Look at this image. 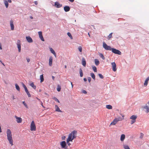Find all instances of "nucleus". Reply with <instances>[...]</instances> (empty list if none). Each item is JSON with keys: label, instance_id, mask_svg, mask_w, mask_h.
I'll list each match as a JSON object with an SVG mask.
<instances>
[{"label": "nucleus", "instance_id": "nucleus-23", "mask_svg": "<svg viewBox=\"0 0 149 149\" xmlns=\"http://www.w3.org/2000/svg\"><path fill=\"white\" fill-rule=\"evenodd\" d=\"M149 80V77H148L146 79L144 83V85L145 86H147L148 84V81Z\"/></svg>", "mask_w": 149, "mask_h": 149}, {"label": "nucleus", "instance_id": "nucleus-64", "mask_svg": "<svg viewBox=\"0 0 149 149\" xmlns=\"http://www.w3.org/2000/svg\"><path fill=\"white\" fill-rule=\"evenodd\" d=\"M3 65H4V64L3 63Z\"/></svg>", "mask_w": 149, "mask_h": 149}, {"label": "nucleus", "instance_id": "nucleus-19", "mask_svg": "<svg viewBox=\"0 0 149 149\" xmlns=\"http://www.w3.org/2000/svg\"><path fill=\"white\" fill-rule=\"evenodd\" d=\"M70 8L69 6H66L64 7V10L66 12L69 11L70 10Z\"/></svg>", "mask_w": 149, "mask_h": 149}, {"label": "nucleus", "instance_id": "nucleus-63", "mask_svg": "<svg viewBox=\"0 0 149 149\" xmlns=\"http://www.w3.org/2000/svg\"><path fill=\"white\" fill-rule=\"evenodd\" d=\"M122 117H124V116H122Z\"/></svg>", "mask_w": 149, "mask_h": 149}, {"label": "nucleus", "instance_id": "nucleus-48", "mask_svg": "<svg viewBox=\"0 0 149 149\" xmlns=\"http://www.w3.org/2000/svg\"><path fill=\"white\" fill-rule=\"evenodd\" d=\"M26 59L28 62H29L30 61V60L29 58H27Z\"/></svg>", "mask_w": 149, "mask_h": 149}, {"label": "nucleus", "instance_id": "nucleus-38", "mask_svg": "<svg viewBox=\"0 0 149 149\" xmlns=\"http://www.w3.org/2000/svg\"><path fill=\"white\" fill-rule=\"evenodd\" d=\"M100 56L103 60H104L105 59V58L103 55L102 54V53H100L99 54Z\"/></svg>", "mask_w": 149, "mask_h": 149}, {"label": "nucleus", "instance_id": "nucleus-13", "mask_svg": "<svg viewBox=\"0 0 149 149\" xmlns=\"http://www.w3.org/2000/svg\"><path fill=\"white\" fill-rule=\"evenodd\" d=\"M38 34L39 36V37L40 39L43 41H45L44 39L43 38V37L42 35V33L41 31H39L38 32Z\"/></svg>", "mask_w": 149, "mask_h": 149}, {"label": "nucleus", "instance_id": "nucleus-28", "mask_svg": "<svg viewBox=\"0 0 149 149\" xmlns=\"http://www.w3.org/2000/svg\"><path fill=\"white\" fill-rule=\"evenodd\" d=\"M90 74L91 77L95 80V76L94 74L93 73H91Z\"/></svg>", "mask_w": 149, "mask_h": 149}, {"label": "nucleus", "instance_id": "nucleus-18", "mask_svg": "<svg viewBox=\"0 0 149 149\" xmlns=\"http://www.w3.org/2000/svg\"><path fill=\"white\" fill-rule=\"evenodd\" d=\"M81 63L84 66V67L86 66V61L85 58H82Z\"/></svg>", "mask_w": 149, "mask_h": 149}, {"label": "nucleus", "instance_id": "nucleus-14", "mask_svg": "<svg viewBox=\"0 0 149 149\" xmlns=\"http://www.w3.org/2000/svg\"><path fill=\"white\" fill-rule=\"evenodd\" d=\"M54 6L56 8H59L61 7L62 6V5L61 4H60L58 2H56L55 3Z\"/></svg>", "mask_w": 149, "mask_h": 149}, {"label": "nucleus", "instance_id": "nucleus-42", "mask_svg": "<svg viewBox=\"0 0 149 149\" xmlns=\"http://www.w3.org/2000/svg\"><path fill=\"white\" fill-rule=\"evenodd\" d=\"M98 75L100 78L102 79L104 78V77H103V75L101 74H99Z\"/></svg>", "mask_w": 149, "mask_h": 149}, {"label": "nucleus", "instance_id": "nucleus-21", "mask_svg": "<svg viewBox=\"0 0 149 149\" xmlns=\"http://www.w3.org/2000/svg\"><path fill=\"white\" fill-rule=\"evenodd\" d=\"M50 51L51 53H52L55 56V57H56V53H55L54 50L53 49L51 48H50Z\"/></svg>", "mask_w": 149, "mask_h": 149}, {"label": "nucleus", "instance_id": "nucleus-57", "mask_svg": "<svg viewBox=\"0 0 149 149\" xmlns=\"http://www.w3.org/2000/svg\"><path fill=\"white\" fill-rule=\"evenodd\" d=\"M88 35L90 37V34H89V33H88Z\"/></svg>", "mask_w": 149, "mask_h": 149}, {"label": "nucleus", "instance_id": "nucleus-1", "mask_svg": "<svg viewBox=\"0 0 149 149\" xmlns=\"http://www.w3.org/2000/svg\"><path fill=\"white\" fill-rule=\"evenodd\" d=\"M77 134V131L74 130L69 134L68 137L66 140L67 143L69 146L71 145L69 142L72 141V140L76 137Z\"/></svg>", "mask_w": 149, "mask_h": 149}, {"label": "nucleus", "instance_id": "nucleus-53", "mask_svg": "<svg viewBox=\"0 0 149 149\" xmlns=\"http://www.w3.org/2000/svg\"><path fill=\"white\" fill-rule=\"evenodd\" d=\"M8 2H9V3H11V0H8Z\"/></svg>", "mask_w": 149, "mask_h": 149}, {"label": "nucleus", "instance_id": "nucleus-17", "mask_svg": "<svg viewBox=\"0 0 149 149\" xmlns=\"http://www.w3.org/2000/svg\"><path fill=\"white\" fill-rule=\"evenodd\" d=\"M52 60H53V57L52 56H50L49 57V65L51 66H52Z\"/></svg>", "mask_w": 149, "mask_h": 149}, {"label": "nucleus", "instance_id": "nucleus-11", "mask_svg": "<svg viewBox=\"0 0 149 149\" xmlns=\"http://www.w3.org/2000/svg\"><path fill=\"white\" fill-rule=\"evenodd\" d=\"M147 104L148 105V106L147 104H146L144 107L143 108L146 109V113H148L149 112V101L148 102Z\"/></svg>", "mask_w": 149, "mask_h": 149}, {"label": "nucleus", "instance_id": "nucleus-24", "mask_svg": "<svg viewBox=\"0 0 149 149\" xmlns=\"http://www.w3.org/2000/svg\"><path fill=\"white\" fill-rule=\"evenodd\" d=\"M25 91L26 93V94L28 95V96L29 97H31V95L30 94L29 91H28V90L27 89V88L25 90Z\"/></svg>", "mask_w": 149, "mask_h": 149}, {"label": "nucleus", "instance_id": "nucleus-43", "mask_svg": "<svg viewBox=\"0 0 149 149\" xmlns=\"http://www.w3.org/2000/svg\"><path fill=\"white\" fill-rule=\"evenodd\" d=\"M88 81L90 83L91 81V78L90 77H88Z\"/></svg>", "mask_w": 149, "mask_h": 149}, {"label": "nucleus", "instance_id": "nucleus-9", "mask_svg": "<svg viewBox=\"0 0 149 149\" xmlns=\"http://www.w3.org/2000/svg\"><path fill=\"white\" fill-rule=\"evenodd\" d=\"M113 70V71L115 72L116 71V66L115 62H112L111 63Z\"/></svg>", "mask_w": 149, "mask_h": 149}, {"label": "nucleus", "instance_id": "nucleus-47", "mask_svg": "<svg viewBox=\"0 0 149 149\" xmlns=\"http://www.w3.org/2000/svg\"><path fill=\"white\" fill-rule=\"evenodd\" d=\"M65 138V136H64L62 137V140H64Z\"/></svg>", "mask_w": 149, "mask_h": 149}, {"label": "nucleus", "instance_id": "nucleus-36", "mask_svg": "<svg viewBox=\"0 0 149 149\" xmlns=\"http://www.w3.org/2000/svg\"><path fill=\"white\" fill-rule=\"evenodd\" d=\"M67 35L70 38V39H73L72 37V35H71V33H69V32L68 33Z\"/></svg>", "mask_w": 149, "mask_h": 149}, {"label": "nucleus", "instance_id": "nucleus-49", "mask_svg": "<svg viewBox=\"0 0 149 149\" xmlns=\"http://www.w3.org/2000/svg\"><path fill=\"white\" fill-rule=\"evenodd\" d=\"M34 3L36 5H37L38 4V2L37 1H35L34 2Z\"/></svg>", "mask_w": 149, "mask_h": 149}, {"label": "nucleus", "instance_id": "nucleus-30", "mask_svg": "<svg viewBox=\"0 0 149 149\" xmlns=\"http://www.w3.org/2000/svg\"><path fill=\"white\" fill-rule=\"evenodd\" d=\"M106 107L108 109H112V106L110 105H107L106 106Z\"/></svg>", "mask_w": 149, "mask_h": 149}, {"label": "nucleus", "instance_id": "nucleus-54", "mask_svg": "<svg viewBox=\"0 0 149 149\" xmlns=\"http://www.w3.org/2000/svg\"><path fill=\"white\" fill-rule=\"evenodd\" d=\"M12 98H13V100H14L15 99V97H14V95H13V96H12Z\"/></svg>", "mask_w": 149, "mask_h": 149}, {"label": "nucleus", "instance_id": "nucleus-7", "mask_svg": "<svg viewBox=\"0 0 149 149\" xmlns=\"http://www.w3.org/2000/svg\"><path fill=\"white\" fill-rule=\"evenodd\" d=\"M112 52L118 55L121 54V52L119 50L114 48H112L111 49Z\"/></svg>", "mask_w": 149, "mask_h": 149}, {"label": "nucleus", "instance_id": "nucleus-55", "mask_svg": "<svg viewBox=\"0 0 149 149\" xmlns=\"http://www.w3.org/2000/svg\"><path fill=\"white\" fill-rule=\"evenodd\" d=\"M52 78L53 80H54V79H55V77L53 76H52Z\"/></svg>", "mask_w": 149, "mask_h": 149}, {"label": "nucleus", "instance_id": "nucleus-62", "mask_svg": "<svg viewBox=\"0 0 149 149\" xmlns=\"http://www.w3.org/2000/svg\"><path fill=\"white\" fill-rule=\"evenodd\" d=\"M71 85H72V82H71Z\"/></svg>", "mask_w": 149, "mask_h": 149}, {"label": "nucleus", "instance_id": "nucleus-37", "mask_svg": "<svg viewBox=\"0 0 149 149\" xmlns=\"http://www.w3.org/2000/svg\"><path fill=\"white\" fill-rule=\"evenodd\" d=\"M61 87L59 85H58L57 88V91L58 92L60 91H61Z\"/></svg>", "mask_w": 149, "mask_h": 149}, {"label": "nucleus", "instance_id": "nucleus-44", "mask_svg": "<svg viewBox=\"0 0 149 149\" xmlns=\"http://www.w3.org/2000/svg\"><path fill=\"white\" fill-rule=\"evenodd\" d=\"M23 86L24 88V90H25L27 88L25 85L24 84H23Z\"/></svg>", "mask_w": 149, "mask_h": 149}, {"label": "nucleus", "instance_id": "nucleus-50", "mask_svg": "<svg viewBox=\"0 0 149 149\" xmlns=\"http://www.w3.org/2000/svg\"><path fill=\"white\" fill-rule=\"evenodd\" d=\"M0 49H2V48L1 47V44L0 43Z\"/></svg>", "mask_w": 149, "mask_h": 149}, {"label": "nucleus", "instance_id": "nucleus-27", "mask_svg": "<svg viewBox=\"0 0 149 149\" xmlns=\"http://www.w3.org/2000/svg\"><path fill=\"white\" fill-rule=\"evenodd\" d=\"M30 85L35 90L36 89V86L34 85L33 82L31 83L30 84Z\"/></svg>", "mask_w": 149, "mask_h": 149}, {"label": "nucleus", "instance_id": "nucleus-16", "mask_svg": "<svg viewBox=\"0 0 149 149\" xmlns=\"http://www.w3.org/2000/svg\"><path fill=\"white\" fill-rule=\"evenodd\" d=\"M10 26H11V30H14V26L13 24V21L12 20H11L10 21Z\"/></svg>", "mask_w": 149, "mask_h": 149}, {"label": "nucleus", "instance_id": "nucleus-25", "mask_svg": "<svg viewBox=\"0 0 149 149\" xmlns=\"http://www.w3.org/2000/svg\"><path fill=\"white\" fill-rule=\"evenodd\" d=\"M95 64L96 65H98L99 64V61L98 59H95Z\"/></svg>", "mask_w": 149, "mask_h": 149}, {"label": "nucleus", "instance_id": "nucleus-51", "mask_svg": "<svg viewBox=\"0 0 149 149\" xmlns=\"http://www.w3.org/2000/svg\"><path fill=\"white\" fill-rule=\"evenodd\" d=\"M41 105H42V106L43 107H44V108H45V107H44V106H43V103L42 102H41Z\"/></svg>", "mask_w": 149, "mask_h": 149}, {"label": "nucleus", "instance_id": "nucleus-45", "mask_svg": "<svg viewBox=\"0 0 149 149\" xmlns=\"http://www.w3.org/2000/svg\"><path fill=\"white\" fill-rule=\"evenodd\" d=\"M82 92L83 93H84V94H86L87 93V92L86 91H85V90H83L82 91Z\"/></svg>", "mask_w": 149, "mask_h": 149}, {"label": "nucleus", "instance_id": "nucleus-4", "mask_svg": "<svg viewBox=\"0 0 149 149\" xmlns=\"http://www.w3.org/2000/svg\"><path fill=\"white\" fill-rule=\"evenodd\" d=\"M103 47L106 50H111L112 49L111 47L107 45L104 42H103Z\"/></svg>", "mask_w": 149, "mask_h": 149}, {"label": "nucleus", "instance_id": "nucleus-20", "mask_svg": "<svg viewBox=\"0 0 149 149\" xmlns=\"http://www.w3.org/2000/svg\"><path fill=\"white\" fill-rule=\"evenodd\" d=\"M55 108L56 111H58L59 112H61V111L59 107H58V106L56 105H55Z\"/></svg>", "mask_w": 149, "mask_h": 149}, {"label": "nucleus", "instance_id": "nucleus-33", "mask_svg": "<svg viewBox=\"0 0 149 149\" xmlns=\"http://www.w3.org/2000/svg\"><path fill=\"white\" fill-rule=\"evenodd\" d=\"M92 69H93V71H94V72H96L97 71L96 67L95 66H92Z\"/></svg>", "mask_w": 149, "mask_h": 149}, {"label": "nucleus", "instance_id": "nucleus-2", "mask_svg": "<svg viewBox=\"0 0 149 149\" xmlns=\"http://www.w3.org/2000/svg\"><path fill=\"white\" fill-rule=\"evenodd\" d=\"M6 133L7 139L11 146H12L13 145V140L12 137V132L9 129H7Z\"/></svg>", "mask_w": 149, "mask_h": 149}, {"label": "nucleus", "instance_id": "nucleus-29", "mask_svg": "<svg viewBox=\"0 0 149 149\" xmlns=\"http://www.w3.org/2000/svg\"><path fill=\"white\" fill-rule=\"evenodd\" d=\"M113 34V33H110L109 35L108 36L107 38L108 40H109L110 38H111L112 37V35Z\"/></svg>", "mask_w": 149, "mask_h": 149}, {"label": "nucleus", "instance_id": "nucleus-32", "mask_svg": "<svg viewBox=\"0 0 149 149\" xmlns=\"http://www.w3.org/2000/svg\"><path fill=\"white\" fill-rule=\"evenodd\" d=\"M15 88L17 90L19 91H20V88L19 86L17 84H15Z\"/></svg>", "mask_w": 149, "mask_h": 149}, {"label": "nucleus", "instance_id": "nucleus-10", "mask_svg": "<svg viewBox=\"0 0 149 149\" xmlns=\"http://www.w3.org/2000/svg\"><path fill=\"white\" fill-rule=\"evenodd\" d=\"M60 145L61 146V147L63 148H65V146H66V142L64 141H62L60 142Z\"/></svg>", "mask_w": 149, "mask_h": 149}, {"label": "nucleus", "instance_id": "nucleus-34", "mask_svg": "<svg viewBox=\"0 0 149 149\" xmlns=\"http://www.w3.org/2000/svg\"><path fill=\"white\" fill-rule=\"evenodd\" d=\"M123 147L125 149H130L128 146L126 145H123Z\"/></svg>", "mask_w": 149, "mask_h": 149}, {"label": "nucleus", "instance_id": "nucleus-22", "mask_svg": "<svg viewBox=\"0 0 149 149\" xmlns=\"http://www.w3.org/2000/svg\"><path fill=\"white\" fill-rule=\"evenodd\" d=\"M125 138V135L124 134H122L121 135L120 140L121 141H123L124 140Z\"/></svg>", "mask_w": 149, "mask_h": 149}, {"label": "nucleus", "instance_id": "nucleus-8", "mask_svg": "<svg viewBox=\"0 0 149 149\" xmlns=\"http://www.w3.org/2000/svg\"><path fill=\"white\" fill-rule=\"evenodd\" d=\"M17 45L18 49V51L19 52H20L21 50V41L19 40H17Z\"/></svg>", "mask_w": 149, "mask_h": 149}, {"label": "nucleus", "instance_id": "nucleus-39", "mask_svg": "<svg viewBox=\"0 0 149 149\" xmlns=\"http://www.w3.org/2000/svg\"><path fill=\"white\" fill-rule=\"evenodd\" d=\"M53 99L54 100L56 101L57 102H60L59 100L56 97H54L53 98Z\"/></svg>", "mask_w": 149, "mask_h": 149}, {"label": "nucleus", "instance_id": "nucleus-58", "mask_svg": "<svg viewBox=\"0 0 149 149\" xmlns=\"http://www.w3.org/2000/svg\"><path fill=\"white\" fill-rule=\"evenodd\" d=\"M37 100H38L39 101H40V99H38V98H37Z\"/></svg>", "mask_w": 149, "mask_h": 149}, {"label": "nucleus", "instance_id": "nucleus-41", "mask_svg": "<svg viewBox=\"0 0 149 149\" xmlns=\"http://www.w3.org/2000/svg\"><path fill=\"white\" fill-rule=\"evenodd\" d=\"M22 103L24 104V105L25 106V107H26V108H28V106H27L26 104L25 103L24 101H23L22 102Z\"/></svg>", "mask_w": 149, "mask_h": 149}, {"label": "nucleus", "instance_id": "nucleus-46", "mask_svg": "<svg viewBox=\"0 0 149 149\" xmlns=\"http://www.w3.org/2000/svg\"><path fill=\"white\" fill-rule=\"evenodd\" d=\"M68 0L69 1L71 2L72 3L74 1V0Z\"/></svg>", "mask_w": 149, "mask_h": 149}, {"label": "nucleus", "instance_id": "nucleus-3", "mask_svg": "<svg viewBox=\"0 0 149 149\" xmlns=\"http://www.w3.org/2000/svg\"><path fill=\"white\" fill-rule=\"evenodd\" d=\"M123 119L120 117L116 118L113 120V121L111 122L110 125H115L118 122L121 121Z\"/></svg>", "mask_w": 149, "mask_h": 149}, {"label": "nucleus", "instance_id": "nucleus-40", "mask_svg": "<svg viewBox=\"0 0 149 149\" xmlns=\"http://www.w3.org/2000/svg\"><path fill=\"white\" fill-rule=\"evenodd\" d=\"M78 49L79 50L80 52H81L82 51V48L81 46H79V47L78 48Z\"/></svg>", "mask_w": 149, "mask_h": 149}, {"label": "nucleus", "instance_id": "nucleus-61", "mask_svg": "<svg viewBox=\"0 0 149 149\" xmlns=\"http://www.w3.org/2000/svg\"><path fill=\"white\" fill-rule=\"evenodd\" d=\"M72 86V88L73 87V84H72V85H71Z\"/></svg>", "mask_w": 149, "mask_h": 149}, {"label": "nucleus", "instance_id": "nucleus-52", "mask_svg": "<svg viewBox=\"0 0 149 149\" xmlns=\"http://www.w3.org/2000/svg\"><path fill=\"white\" fill-rule=\"evenodd\" d=\"M84 81L86 82L87 81V79L86 78H84Z\"/></svg>", "mask_w": 149, "mask_h": 149}, {"label": "nucleus", "instance_id": "nucleus-26", "mask_svg": "<svg viewBox=\"0 0 149 149\" xmlns=\"http://www.w3.org/2000/svg\"><path fill=\"white\" fill-rule=\"evenodd\" d=\"M40 82L42 83L44 81V80L43 74L41 75H40Z\"/></svg>", "mask_w": 149, "mask_h": 149}, {"label": "nucleus", "instance_id": "nucleus-60", "mask_svg": "<svg viewBox=\"0 0 149 149\" xmlns=\"http://www.w3.org/2000/svg\"><path fill=\"white\" fill-rule=\"evenodd\" d=\"M141 134H142V135H141V136H142V137H143V135L142 133H141Z\"/></svg>", "mask_w": 149, "mask_h": 149}, {"label": "nucleus", "instance_id": "nucleus-31", "mask_svg": "<svg viewBox=\"0 0 149 149\" xmlns=\"http://www.w3.org/2000/svg\"><path fill=\"white\" fill-rule=\"evenodd\" d=\"M79 73L81 77H82L83 76V73L81 69L80 68L79 70Z\"/></svg>", "mask_w": 149, "mask_h": 149}, {"label": "nucleus", "instance_id": "nucleus-35", "mask_svg": "<svg viewBox=\"0 0 149 149\" xmlns=\"http://www.w3.org/2000/svg\"><path fill=\"white\" fill-rule=\"evenodd\" d=\"M4 4L6 8H7L8 6V2L6 1H4Z\"/></svg>", "mask_w": 149, "mask_h": 149}, {"label": "nucleus", "instance_id": "nucleus-56", "mask_svg": "<svg viewBox=\"0 0 149 149\" xmlns=\"http://www.w3.org/2000/svg\"><path fill=\"white\" fill-rule=\"evenodd\" d=\"M30 17L31 19H33V17L32 16H30Z\"/></svg>", "mask_w": 149, "mask_h": 149}, {"label": "nucleus", "instance_id": "nucleus-12", "mask_svg": "<svg viewBox=\"0 0 149 149\" xmlns=\"http://www.w3.org/2000/svg\"><path fill=\"white\" fill-rule=\"evenodd\" d=\"M15 117L16 119V121L17 123H22V119L21 118L18 117L16 116H15Z\"/></svg>", "mask_w": 149, "mask_h": 149}, {"label": "nucleus", "instance_id": "nucleus-5", "mask_svg": "<svg viewBox=\"0 0 149 149\" xmlns=\"http://www.w3.org/2000/svg\"><path fill=\"white\" fill-rule=\"evenodd\" d=\"M30 130L31 131H35L36 130V126L34 121H32L30 125Z\"/></svg>", "mask_w": 149, "mask_h": 149}, {"label": "nucleus", "instance_id": "nucleus-6", "mask_svg": "<svg viewBox=\"0 0 149 149\" xmlns=\"http://www.w3.org/2000/svg\"><path fill=\"white\" fill-rule=\"evenodd\" d=\"M137 118V116L136 115H133L130 118V119L132 120L131 121V124H132L136 122V119Z\"/></svg>", "mask_w": 149, "mask_h": 149}, {"label": "nucleus", "instance_id": "nucleus-59", "mask_svg": "<svg viewBox=\"0 0 149 149\" xmlns=\"http://www.w3.org/2000/svg\"><path fill=\"white\" fill-rule=\"evenodd\" d=\"M65 68H67V66H66V65H65Z\"/></svg>", "mask_w": 149, "mask_h": 149}, {"label": "nucleus", "instance_id": "nucleus-15", "mask_svg": "<svg viewBox=\"0 0 149 149\" xmlns=\"http://www.w3.org/2000/svg\"><path fill=\"white\" fill-rule=\"evenodd\" d=\"M26 38L27 42L29 43L33 42V40L32 38L30 36H26Z\"/></svg>", "mask_w": 149, "mask_h": 149}]
</instances>
